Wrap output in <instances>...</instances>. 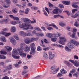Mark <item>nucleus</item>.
Masks as SVG:
<instances>
[{"label":"nucleus","mask_w":79,"mask_h":79,"mask_svg":"<svg viewBox=\"0 0 79 79\" xmlns=\"http://www.w3.org/2000/svg\"><path fill=\"white\" fill-rule=\"evenodd\" d=\"M49 7L50 8H52L53 7V5L51 3H49Z\"/></svg>","instance_id":"47"},{"label":"nucleus","mask_w":79,"mask_h":79,"mask_svg":"<svg viewBox=\"0 0 79 79\" xmlns=\"http://www.w3.org/2000/svg\"><path fill=\"white\" fill-rule=\"evenodd\" d=\"M54 56H55V55L53 54L50 55L49 56V59H50V60H52V59H53V58L54 57Z\"/></svg>","instance_id":"32"},{"label":"nucleus","mask_w":79,"mask_h":79,"mask_svg":"<svg viewBox=\"0 0 79 79\" xmlns=\"http://www.w3.org/2000/svg\"><path fill=\"white\" fill-rule=\"evenodd\" d=\"M16 31V28L15 27H13L11 28V32H15Z\"/></svg>","instance_id":"31"},{"label":"nucleus","mask_w":79,"mask_h":79,"mask_svg":"<svg viewBox=\"0 0 79 79\" xmlns=\"http://www.w3.org/2000/svg\"><path fill=\"white\" fill-rule=\"evenodd\" d=\"M65 63L66 64V65H67V66H69V67H70V66H72V64H71V63L68 62V61H65Z\"/></svg>","instance_id":"10"},{"label":"nucleus","mask_w":79,"mask_h":79,"mask_svg":"<svg viewBox=\"0 0 79 79\" xmlns=\"http://www.w3.org/2000/svg\"><path fill=\"white\" fill-rule=\"evenodd\" d=\"M76 34V32L74 33H73L72 35H70V36L71 37H72V38H75L74 37H75V35Z\"/></svg>","instance_id":"42"},{"label":"nucleus","mask_w":79,"mask_h":79,"mask_svg":"<svg viewBox=\"0 0 79 79\" xmlns=\"http://www.w3.org/2000/svg\"><path fill=\"white\" fill-rule=\"evenodd\" d=\"M4 21L5 23H6L8 22V20L7 19H5L4 20Z\"/></svg>","instance_id":"64"},{"label":"nucleus","mask_w":79,"mask_h":79,"mask_svg":"<svg viewBox=\"0 0 79 79\" xmlns=\"http://www.w3.org/2000/svg\"><path fill=\"white\" fill-rule=\"evenodd\" d=\"M41 44H40V46L41 47H43L44 48H45V45L44 44V40H41Z\"/></svg>","instance_id":"19"},{"label":"nucleus","mask_w":79,"mask_h":79,"mask_svg":"<svg viewBox=\"0 0 79 79\" xmlns=\"http://www.w3.org/2000/svg\"><path fill=\"white\" fill-rule=\"evenodd\" d=\"M68 47L70 48H74V45L73 44H68Z\"/></svg>","instance_id":"14"},{"label":"nucleus","mask_w":79,"mask_h":79,"mask_svg":"<svg viewBox=\"0 0 79 79\" xmlns=\"http://www.w3.org/2000/svg\"><path fill=\"white\" fill-rule=\"evenodd\" d=\"M59 69V68L57 69H56V70L54 71L53 72V74H56V73H57V72H58V71Z\"/></svg>","instance_id":"50"},{"label":"nucleus","mask_w":79,"mask_h":79,"mask_svg":"<svg viewBox=\"0 0 79 79\" xmlns=\"http://www.w3.org/2000/svg\"><path fill=\"white\" fill-rule=\"evenodd\" d=\"M71 16L73 18H76L77 16H79V13L77 12L75 14V16L72 14Z\"/></svg>","instance_id":"5"},{"label":"nucleus","mask_w":79,"mask_h":79,"mask_svg":"<svg viewBox=\"0 0 79 79\" xmlns=\"http://www.w3.org/2000/svg\"><path fill=\"white\" fill-rule=\"evenodd\" d=\"M51 41L55 42H56V41L57 40V38H52L51 39Z\"/></svg>","instance_id":"33"},{"label":"nucleus","mask_w":79,"mask_h":79,"mask_svg":"<svg viewBox=\"0 0 79 79\" xmlns=\"http://www.w3.org/2000/svg\"><path fill=\"white\" fill-rule=\"evenodd\" d=\"M37 50H38V51H39L40 52L41 51H42V49H41V48H40V46H38L37 48Z\"/></svg>","instance_id":"39"},{"label":"nucleus","mask_w":79,"mask_h":79,"mask_svg":"<svg viewBox=\"0 0 79 79\" xmlns=\"http://www.w3.org/2000/svg\"><path fill=\"white\" fill-rule=\"evenodd\" d=\"M12 57L14 58H15V59H19L20 57L19 56H15V55H12Z\"/></svg>","instance_id":"35"},{"label":"nucleus","mask_w":79,"mask_h":79,"mask_svg":"<svg viewBox=\"0 0 79 79\" xmlns=\"http://www.w3.org/2000/svg\"><path fill=\"white\" fill-rule=\"evenodd\" d=\"M19 33L20 35L21 36H23V37L26 36V33H25L24 31H20Z\"/></svg>","instance_id":"15"},{"label":"nucleus","mask_w":79,"mask_h":79,"mask_svg":"<svg viewBox=\"0 0 79 79\" xmlns=\"http://www.w3.org/2000/svg\"><path fill=\"white\" fill-rule=\"evenodd\" d=\"M0 53H1V54H3V55H6V52L5 51H0Z\"/></svg>","instance_id":"40"},{"label":"nucleus","mask_w":79,"mask_h":79,"mask_svg":"<svg viewBox=\"0 0 79 79\" xmlns=\"http://www.w3.org/2000/svg\"><path fill=\"white\" fill-rule=\"evenodd\" d=\"M23 50L26 52H28L30 51V47L27 46L23 48Z\"/></svg>","instance_id":"4"},{"label":"nucleus","mask_w":79,"mask_h":79,"mask_svg":"<svg viewBox=\"0 0 79 79\" xmlns=\"http://www.w3.org/2000/svg\"><path fill=\"white\" fill-rule=\"evenodd\" d=\"M74 59H76V60H78L79 59V57L78 56L76 55H75L74 56Z\"/></svg>","instance_id":"60"},{"label":"nucleus","mask_w":79,"mask_h":79,"mask_svg":"<svg viewBox=\"0 0 79 79\" xmlns=\"http://www.w3.org/2000/svg\"><path fill=\"white\" fill-rule=\"evenodd\" d=\"M17 52L18 50H17V49H14L12 52V55H17Z\"/></svg>","instance_id":"8"},{"label":"nucleus","mask_w":79,"mask_h":79,"mask_svg":"<svg viewBox=\"0 0 79 79\" xmlns=\"http://www.w3.org/2000/svg\"><path fill=\"white\" fill-rule=\"evenodd\" d=\"M59 25L60 26H61L62 27H64V26H65L66 25V24L64 23H63V22H60L59 23Z\"/></svg>","instance_id":"26"},{"label":"nucleus","mask_w":79,"mask_h":79,"mask_svg":"<svg viewBox=\"0 0 79 79\" xmlns=\"http://www.w3.org/2000/svg\"><path fill=\"white\" fill-rule=\"evenodd\" d=\"M35 49H31V52H30V55H34V53H35Z\"/></svg>","instance_id":"12"},{"label":"nucleus","mask_w":79,"mask_h":79,"mask_svg":"<svg viewBox=\"0 0 79 79\" xmlns=\"http://www.w3.org/2000/svg\"><path fill=\"white\" fill-rule=\"evenodd\" d=\"M66 41V39L64 37H60V40L59 41V44L62 45H64V42Z\"/></svg>","instance_id":"2"},{"label":"nucleus","mask_w":79,"mask_h":79,"mask_svg":"<svg viewBox=\"0 0 79 79\" xmlns=\"http://www.w3.org/2000/svg\"><path fill=\"white\" fill-rule=\"evenodd\" d=\"M60 72L62 73V74H66L67 73V71L64 69H62L60 70Z\"/></svg>","instance_id":"20"},{"label":"nucleus","mask_w":79,"mask_h":79,"mask_svg":"<svg viewBox=\"0 0 79 79\" xmlns=\"http://www.w3.org/2000/svg\"><path fill=\"white\" fill-rule=\"evenodd\" d=\"M60 17V15H56L54 16V18H59Z\"/></svg>","instance_id":"56"},{"label":"nucleus","mask_w":79,"mask_h":79,"mask_svg":"<svg viewBox=\"0 0 79 79\" xmlns=\"http://www.w3.org/2000/svg\"><path fill=\"white\" fill-rule=\"evenodd\" d=\"M44 42H45V44H48V42L47 40L46 39H44Z\"/></svg>","instance_id":"58"},{"label":"nucleus","mask_w":79,"mask_h":79,"mask_svg":"<svg viewBox=\"0 0 79 79\" xmlns=\"http://www.w3.org/2000/svg\"><path fill=\"white\" fill-rule=\"evenodd\" d=\"M0 34H2V35H5L6 34V32L2 31L0 32Z\"/></svg>","instance_id":"61"},{"label":"nucleus","mask_w":79,"mask_h":79,"mask_svg":"<svg viewBox=\"0 0 79 79\" xmlns=\"http://www.w3.org/2000/svg\"><path fill=\"white\" fill-rule=\"evenodd\" d=\"M0 59H6V57L5 56L0 55Z\"/></svg>","instance_id":"36"},{"label":"nucleus","mask_w":79,"mask_h":79,"mask_svg":"<svg viewBox=\"0 0 79 79\" xmlns=\"http://www.w3.org/2000/svg\"><path fill=\"white\" fill-rule=\"evenodd\" d=\"M17 23H18V22L16 21H12L10 22V24H13V25H16Z\"/></svg>","instance_id":"30"},{"label":"nucleus","mask_w":79,"mask_h":79,"mask_svg":"<svg viewBox=\"0 0 79 79\" xmlns=\"http://www.w3.org/2000/svg\"><path fill=\"white\" fill-rule=\"evenodd\" d=\"M31 49H35V44L34 43H32L31 44Z\"/></svg>","instance_id":"24"},{"label":"nucleus","mask_w":79,"mask_h":79,"mask_svg":"<svg viewBox=\"0 0 79 79\" xmlns=\"http://www.w3.org/2000/svg\"><path fill=\"white\" fill-rule=\"evenodd\" d=\"M59 7L60 8H64V6L61 4H60L59 5Z\"/></svg>","instance_id":"54"},{"label":"nucleus","mask_w":79,"mask_h":79,"mask_svg":"<svg viewBox=\"0 0 79 79\" xmlns=\"http://www.w3.org/2000/svg\"><path fill=\"white\" fill-rule=\"evenodd\" d=\"M21 46L20 47V48H19L18 49V50L19 53V55L22 57H26V53H24L23 52V46L24 45V43H22L20 44Z\"/></svg>","instance_id":"1"},{"label":"nucleus","mask_w":79,"mask_h":79,"mask_svg":"<svg viewBox=\"0 0 79 79\" xmlns=\"http://www.w3.org/2000/svg\"><path fill=\"white\" fill-rule=\"evenodd\" d=\"M35 30L36 31H40V32H41L42 31V30L41 29H40L39 27H35L34 28Z\"/></svg>","instance_id":"29"},{"label":"nucleus","mask_w":79,"mask_h":79,"mask_svg":"<svg viewBox=\"0 0 79 79\" xmlns=\"http://www.w3.org/2000/svg\"><path fill=\"white\" fill-rule=\"evenodd\" d=\"M43 50H44V51H47V50H50V48L49 47H47L46 48H44L43 49Z\"/></svg>","instance_id":"45"},{"label":"nucleus","mask_w":79,"mask_h":79,"mask_svg":"<svg viewBox=\"0 0 79 79\" xmlns=\"http://www.w3.org/2000/svg\"><path fill=\"white\" fill-rule=\"evenodd\" d=\"M62 3H64V4L67 5H70V2L67 1H64L62 2Z\"/></svg>","instance_id":"11"},{"label":"nucleus","mask_w":79,"mask_h":79,"mask_svg":"<svg viewBox=\"0 0 79 79\" xmlns=\"http://www.w3.org/2000/svg\"><path fill=\"white\" fill-rule=\"evenodd\" d=\"M10 35H11V33H6V34L5 35L6 37H8V36Z\"/></svg>","instance_id":"53"},{"label":"nucleus","mask_w":79,"mask_h":79,"mask_svg":"<svg viewBox=\"0 0 79 79\" xmlns=\"http://www.w3.org/2000/svg\"><path fill=\"white\" fill-rule=\"evenodd\" d=\"M74 45L76 46H78L79 45V43L77 41H75V43L74 44Z\"/></svg>","instance_id":"52"},{"label":"nucleus","mask_w":79,"mask_h":79,"mask_svg":"<svg viewBox=\"0 0 79 79\" xmlns=\"http://www.w3.org/2000/svg\"><path fill=\"white\" fill-rule=\"evenodd\" d=\"M75 42L76 40H72L70 41L71 43L72 44H74V43H75Z\"/></svg>","instance_id":"48"},{"label":"nucleus","mask_w":79,"mask_h":79,"mask_svg":"<svg viewBox=\"0 0 79 79\" xmlns=\"http://www.w3.org/2000/svg\"><path fill=\"white\" fill-rule=\"evenodd\" d=\"M74 66H76V67H77V66H79V64L78 62L77 61H75L74 63L73 64Z\"/></svg>","instance_id":"25"},{"label":"nucleus","mask_w":79,"mask_h":79,"mask_svg":"<svg viewBox=\"0 0 79 79\" xmlns=\"http://www.w3.org/2000/svg\"><path fill=\"white\" fill-rule=\"evenodd\" d=\"M60 35H61V34L60 33H57L54 34V37H59V36H60Z\"/></svg>","instance_id":"28"},{"label":"nucleus","mask_w":79,"mask_h":79,"mask_svg":"<svg viewBox=\"0 0 79 79\" xmlns=\"http://www.w3.org/2000/svg\"><path fill=\"white\" fill-rule=\"evenodd\" d=\"M62 76H63V75H62L61 73H59L57 76L58 77H61Z\"/></svg>","instance_id":"51"},{"label":"nucleus","mask_w":79,"mask_h":79,"mask_svg":"<svg viewBox=\"0 0 79 79\" xmlns=\"http://www.w3.org/2000/svg\"><path fill=\"white\" fill-rule=\"evenodd\" d=\"M13 19H14V20H16V21H19V18H18L17 17H14Z\"/></svg>","instance_id":"44"},{"label":"nucleus","mask_w":79,"mask_h":79,"mask_svg":"<svg viewBox=\"0 0 79 79\" xmlns=\"http://www.w3.org/2000/svg\"><path fill=\"white\" fill-rule=\"evenodd\" d=\"M23 21L25 23H29L30 19L25 18L23 19Z\"/></svg>","instance_id":"21"},{"label":"nucleus","mask_w":79,"mask_h":79,"mask_svg":"<svg viewBox=\"0 0 79 79\" xmlns=\"http://www.w3.org/2000/svg\"><path fill=\"white\" fill-rule=\"evenodd\" d=\"M70 73H71V74H74V73H76V70L74 69H73L72 71L70 72Z\"/></svg>","instance_id":"41"},{"label":"nucleus","mask_w":79,"mask_h":79,"mask_svg":"<svg viewBox=\"0 0 79 79\" xmlns=\"http://www.w3.org/2000/svg\"><path fill=\"white\" fill-rule=\"evenodd\" d=\"M65 50H66V51H67V52H71V50L68 47L66 46L65 48Z\"/></svg>","instance_id":"27"},{"label":"nucleus","mask_w":79,"mask_h":79,"mask_svg":"<svg viewBox=\"0 0 79 79\" xmlns=\"http://www.w3.org/2000/svg\"><path fill=\"white\" fill-rule=\"evenodd\" d=\"M6 50L8 52H10L11 50H12V48L11 47H7L6 48Z\"/></svg>","instance_id":"23"},{"label":"nucleus","mask_w":79,"mask_h":79,"mask_svg":"<svg viewBox=\"0 0 79 79\" xmlns=\"http://www.w3.org/2000/svg\"><path fill=\"white\" fill-rule=\"evenodd\" d=\"M29 9L27 8L25 10V14H28V13H29Z\"/></svg>","instance_id":"38"},{"label":"nucleus","mask_w":79,"mask_h":79,"mask_svg":"<svg viewBox=\"0 0 79 79\" xmlns=\"http://www.w3.org/2000/svg\"><path fill=\"white\" fill-rule=\"evenodd\" d=\"M59 11V9H56L53 11V13L54 14H58Z\"/></svg>","instance_id":"9"},{"label":"nucleus","mask_w":79,"mask_h":79,"mask_svg":"<svg viewBox=\"0 0 79 79\" xmlns=\"http://www.w3.org/2000/svg\"><path fill=\"white\" fill-rule=\"evenodd\" d=\"M65 13H67L68 16H69L70 15V14L69 13V12L68 10H65L64 11Z\"/></svg>","instance_id":"57"},{"label":"nucleus","mask_w":79,"mask_h":79,"mask_svg":"<svg viewBox=\"0 0 79 79\" xmlns=\"http://www.w3.org/2000/svg\"><path fill=\"white\" fill-rule=\"evenodd\" d=\"M25 42L26 44H29L31 43V40L29 38H26L25 40Z\"/></svg>","instance_id":"7"},{"label":"nucleus","mask_w":79,"mask_h":79,"mask_svg":"<svg viewBox=\"0 0 79 79\" xmlns=\"http://www.w3.org/2000/svg\"><path fill=\"white\" fill-rule=\"evenodd\" d=\"M13 68V66H12V65H10L9 66H7L6 67V68L7 70L9 71V70H10V69H12Z\"/></svg>","instance_id":"17"},{"label":"nucleus","mask_w":79,"mask_h":79,"mask_svg":"<svg viewBox=\"0 0 79 79\" xmlns=\"http://www.w3.org/2000/svg\"><path fill=\"white\" fill-rule=\"evenodd\" d=\"M5 64V63L3 62L0 63V66H3Z\"/></svg>","instance_id":"63"},{"label":"nucleus","mask_w":79,"mask_h":79,"mask_svg":"<svg viewBox=\"0 0 79 79\" xmlns=\"http://www.w3.org/2000/svg\"><path fill=\"white\" fill-rule=\"evenodd\" d=\"M32 19L34 20V21H31V23L32 24H34V23H36V20H35V19H34V18H33Z\"/></svg>","instance_id":"49"},{"label":"nucleus","mask_w":79,"mask_h":79,"mask_svg":"<svg viewBox=\"0 0 79 79\" xmlns=\"http://www.w3.org/2000/svg\"><path fill=\"white\" fill-rule=\"evenodd\" d=\"M5 2L8 4V5H10L11 3V2L10 0H5Z\"/></svg>","instance_id":"34"},{"label":"nucleus","mask_w":79,"mask_h":79,"mask_svg":"<svg viewBox=\"0 0 79 79\" xmlns=\"http://www.w3.org/2000/svg\"><path fill=\"white\" fill-rule=\"evenodd\" d=\"M43 56L44 58L47 59L48 58V56L47 55V52H44L43 53Z\"/></svg>","instance_id":"6"},{"label":"nucleus","mask_w":79,"mask_h":79,"mask_svg":"<svg viewBox=\"0 0 79 79\" xmlns=\"http://www.w3.org/2000/svg\"><path fill=\"white\" fill-rule=\"evenodd\" d=\"M78 24V23H77V22H76L75 23H74V25L76 27H78V26H79V24Z\"/></svg>","instance_id":"46"},{"label":"nucleus","mask_w":79,"mask_h":79,"mask_svg":"<svg viewBox=\"0 0 79 79\" xmlns=\"http://www.w3.org/2000/svg\"><path fill=\"white\" fill-rule=\"evenodd\" d=\"M10 42H11V43H12L13 44H14V45H15V44H16V40L14 39H10Z\"/></svg>","instance_id":"13"},{"label":"nucleus","mask_w":79,"mask_h":79,"mask_svg":"<svg viewBox=\"0 0 79 79\" xmlns=\"http://www.w3.org/2000/svg\"><path fill=\"white\" fill-rule=\"evenodd\" d=\"M69 61H70V62H71V63H73V64L75 62H74V61L73 60H69Z\"/></svg>","instance_id":"59"},{"label":"nucleus","mask_w":79,"mask_h":79,"mask_svg":"<svg viewBox=\"0 0 79 79\" xmlns=\"http://www.w3.org/2000/svg\"><path fill=\"white\" fill-rule=\"evenodd\" d=\"M14 38L16 39V40H19V38L18 37V35H15L14 36Z\"/></svg>","instance_id":"43"},{"label":"nucleus","mask_w":79,"mask_h":79,"mask_svg":"<svg viewBox=\"0 0 79 79\" xmlns=\"http://www.w3.org/2000/svg\"><path fill=\"white\" fill-rule=\"evenodd\" d=\"M0 40L1 41H3L4 42H6V40L5 39V38L3 36H1L0 38Z\"/></svg>","instance_id":"16"},{"label":"nucleus","mask_w":79,"mask_h":79,"mask_svg":"<svg viewBox=\"0 0 79 79\" xmlns=\"http://www.w3.org/2000/svg\"><path fill=\"white\" fill-rule=\"evenodd\" d=\"M53 35L52 34H50L49 33H47L46 34V36H47V37H49V38L53 37Z\"/></svg>","instance_id":"22"},{"label":"nucleus","mask_w":79,"mask_h":79,"mask_svg":"<svg viewBox=\"0 0 79 79\" xmlns=\"http://www.w3.org/2000/svg\"><path fill=\"white\" fill-rule=\"evenodd\" d=\"M27 73V71H23V72L22 73V75H24V74H25Z\"/></svg>","instance_id":"55"},{"label":"nucleus","mask_w":79,"mask_h":79,"mask_svg":"<svg viewBox=\"0 0 79 79\" xmlns=\"http://www.w3.org/2000/svg\"><path fill=\"white\" fill-rule=\"evenodd\" d=\"M31 27V25H28L27 24H26L25 25H19V27L20 28H24V27Z\"/></svg>","instance_id":"3"},{"label":"nucleus","mask_w":79,"mask_h":79,"mask_svg":"<svg viewBox=\"0 0 79 79\" xmlns=\"http://www.w3.org/2000/svg\"><path fill=\"white\" fill-rule=\"evenodd\" d=\"M9 77H7V76H5V77H3L2 79H9Z\"/></svg>","instance_id":"62"},{"label":"nucleus","mask_w":79,"mask_h":79,"mask_svg":"<svg viewBox=\"0 0 79 79\" xmlns=\"http://www.w3.org/2000/svg\"><path fill=\"white\" fill-rule=\"evenodd\" d=\"M25 36H32V34L30 31L28 32L27 33H26Z\"/></svg>","instance_id":"18"},{"label":"nucleus","mask_w":79,"mask_h":79,"mask_svg":"<svg viewBox=\"0 0 79 79\" xmlns=\"http://www.w3.org/2000/svg\"><path fill=\"white\" fill-rule=\"evenodd\" d=\"M75 11H77V9H73L72 10V12L73 13H74Z\"/></svg>","instance_id":"37"}]
</instances>
